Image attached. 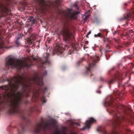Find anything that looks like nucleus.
Returning <instances> with one entry per match:
<instances>
[{
    "instance_id": "nucleus-31",
    "label": "nucleus",
    "mask_w": 134,
    "mask_h": 134,
    "mask_svg": "<svg viewBox=\"0 0 134 134\" xmlns=\"http://www.w3.org/2000/svg\"><path fill=\"white\" fill-rule=\"evenodd\" d=\"M32 59H33V60H34V61H37V58H34V57H33L32 58Z\"/></svg>"
},
{
    "instance_id": "nucleus-42",
    "label": "nucleus",
    "mask_w": 134,
    "mask_h": 134,
    "mask_svg": "<svg viewBox=\"0 0 134 134\" xmlns=\"http://www.w3.org/2000/svg\"><path fill=\"white\" fill-rule=\"evenodd\" d=\"M130 1H129L128 2V4H130Z\"/></svg>"
},
{
    "instance_id": "nucleus-35",
    "label": "nucleus",
    "mask_w": 134,
    "mask_h": 134,
    "mask_svg": "<svg viewBox=\"0 0 134 134\" xmlns=\"http://www.w3.org/2000/svg\"><path fill=\"white\" fill-rule=\"evenodd\" d=\"M121 47L120 46H119L118 47H117V48L118 49H120V48Z\"/></svg>"
},
{
    "instance_id": "nucleus-2",
    "label": "nucleus",
    "mask_w": 134,
    "mask_h": 134,
    "mask_svg": "<svg viewBox=\"0 0 134 134\" xmlns=\"http://www.w3.org/2000/svg\"><path fill=\"white\" fill-rule=\"evenodd\" d=\"M113 100H111L108 102V104L109 107L113 108V109H110L109 114L112 115L113 116V119L111 121L112 126L115 129L109 132H107L105 129L102 130L100 129L99 131L102 132L103 134H120L119 132L122 130L123 132H130L131 131L129 129L127 128V126H124L122 123V119L132 125L133 124V122L132 119H129L124 117H120V113L117 109L118 106L115 105Z\"/></svg>"
},
{
    "instance_id": "nucleus-45",
    "label": "nucleus",
    "mask_w": 134,
    "mask_h": 134,
    "mask_svg": "<svg viewBox=\"0 0 134 134\" xmlns=\"http://www.w3.org/2000/svg\"><path fill=\"white\" fill-rule=\"evenodd\" d=\"M120 27V26H119V27Z\"/></svg>"
},
{
    "instance_id": "nucleus-12",
    "label": "nucleus",
    "mask_w": 134,
    "mask_h": 134,
    "mask_svg": "<svg viewBox=\"0 0 134 134\" xmlns=\"http://www.w3.org/2000/svg\"><path fill=\"white\" fill-rule=\"evenodd\" d=\"M4 48H6V47L4 43L3 37L0 36V49Z\"/></svg>"
},
{
    "instance_id": "nucleus-27",
    "label": "nucleus",
    "mask_w": 134,
    "mask_h": 134,
    "mask_svg": "<svg viewBox=\"0 0 134 134\" xmlns=\"http://www.w3.org/2000/svg\"><path fill=\"white\" fill-rule=\"evenodd\" d=\"M91 33V31H90L87 34V35H86V37H88V36Z\"/></svg>"
},
{
    "instance_id": "nucleus-41",
    "label": "nucleus",
    "mask_w": 134,
    "mask_h": 134,
    "mask_svg": "<svg viewBox=\"0 0 134 134\" xmlns=\"http://www.w3.org/2000/svg\"><path fill=\"white\" fill-rule=\"evenodd\" d=\"M133 54H134V47H133Z\"/></svg>"
},
{
    "instance_id": "nucleus-5",
    "label": "nucleus",
    "mask_w": 134,
    "mask_h": 134,
    "mask_svg": "<svg viewBox=\"0 0 134 134\" xmlns=\"http://www.w3.org/2000/svg\"><path fill=\"white\" fill-rule=\"evenodd\" d=\"M99 60L98 56H91L88 58L87 63L88 64V67H86V74H92V71L94 67L96 64Z\"/></svg>"
},
{
    "instance_id": "nucleus-24",
    "label": "nucleus",
    "mask_w": 134,
    "mask_h": 134,
    "mask_svg": "<svg viewBox=\"0 0 134 134\" xmlns=\"http://www.w3.org/2000/svg\"><path fill=\"white\" fill-rule=\"evenodd\" d=\"M115 80H111L108 81V83L109 84H111Z\"/></svg>"
},
{
    "instance_id": "nucleus-20",
    "label": "nucleus",
    "mask_w": 134,
    "mask_h": 134,
    "mask_svg": "<svg viewBox=\"0 0 134 134\" xmlns=\"http://www.w3.org/2000/svg\"><path fill=\"white\" fill-rule=\"evenodd\" d=\"M74 50V49L72 48L71 49H70L69 53V54H71L73 52Z\"/></svg>"
},
{
    "instance_id": "nucleus-28",
    "label": "nucleus",
    "mask_w": 134,
    "mask_h": 134,
    "mask_svg": "<svg viewBox=\"0 0 134 134\" xmlns=\"http://www.w3.org/2000/svg\"><path fill=\"white\" fill-rule=\"evenodd\" d=\"M110 48V46L108 44H107L106 46V48L109 49V48Z\"/></svg>"
},
{
    "instance_id": "nucleus-37",
    "label": "nucleus",
    "mask_w": 134,
    "mask_h": 134,
    "mask_svg": "<svg viewBox=\"0 0 134 134\" xmlns=\"http://www.w3.org/2000/svg\"><path fill=\"white\" fill-rule=\"evenodd\" d=\"M96 92H97V93H101L100 91H99V92H98V91H96Z\"/></svg>"
},
{
    "instance_id": "nucleus-38",
    "label": "nucleus",
    "mask_w": 134,
    "mask_h": 134,
    "mask_svg": "<svg viewBox=\"0 0 134 134\" xmlns=\"http://www.w3.org/2000/svg\"><path fill=\"white\" fill-rule=\"evenodd\" d=\"M88 43V41H87L86 42V44H87Z\"/></svg>"
},
{
    "instance_id": "nucleus-8",
    "label": "nucleus",
    "mask_w": 134,
    "mask_h": 134,
    "mask_svg": "<svg viewBox=\"0 0 134 134\" xmlns=\"http://www.w3.org/2000/svg\"><path fill=\"white\" fill-rule=\"evenodd\" d=\"M96 120L93 118L91 117L89 118V120H87L85 122V126L82 129V130H85L86 128H90V125L95 122Z\"/></svg>"
},
{
    "instance_id": "nucleus-43",
    "label": "nucleus",
    "mask_w": 134,
    "mask_h": 134,
    "mask_svg": "<svg viewBox=\"0 0 134 134\" xmlns=\"http://www.w3.org/2000/svg\"><path fill=\"white\" fill-rule=\"evenodd\" d=\"M50 3L51 4H52V3L51 2H50Z\"/></svg>"
},
{
    "instance_id": "nucleus-13",
    "label": "nucleus",
    "mask_w": 134,
    "mask_h": 134,
    "mask_svg": "<svg viewBox=\"0 0 134 134\" xmlns=\"http://www.w3.org/2000/svg\"><path fill=\"white\" fill-rule=\"evenodd\" d=\"M35 39V35H31L30 38L28 39L27 42L29 44H32L33 41Z\"/></svg>"
},
{
    "instance_id": "nucleus-34",
    "label": "nucleus",
    "mask_w": 134,
    "mask_h": 134,
    "mask_svg": "<svg viewBox=\"0 0 134 134\" xmlns=\"http://www.w3.org/2000/svg\"><path fill=\"white\" fill-rule=\"evenodd\" d=\"M128 23H127V22L124 25V26H128Z\"/></svg>"
},
{
    "instance_id": "nucleus-32",
    "label": "nucleus",
    "mask_w": 134,
    "mask_h": 134,
    "mask_svg": "<svg viewBox=\"0 0 134 134\" xmlns=\"http://www.w3.org/2000/svg\"><path fill=\"white\" fill-rule=\"evenodd\" d=\"M29 102V101H28V100H26L25 102V103L26 104H27V103H28Z\"/></svg>"
},
{
    "instance_id": "nucleus-21",
    "label": "nucleus",
    "mask_w": 134,
    "mask_h": 134,
    "mask_svg": "<svg viewBox=\"0 0 134 134\" xmlns=\"http://www.w3.org/2000/svg\"><path fill=\"white\" fill-rule=\"evenodd\" d=\"M115 80H122L121 77L120 76L119 77V75H118V76H115Z\"/></svg>"
},
{
    "instance_id": "nucleus-39",
    "label": "nucleus",
    "mask_w": 134,
    "mask_h": 134,
    "mask_svg": "<svg viewBox=\"0 0 134 134\" xmlns=\"http://www.w3.org/2000/svg\"><path fill=\"white\" fill-rule=\"evenodd\" d=\"M122 35L123 36H126V35H125L124 34H123Z\"/></svg>"
},
{
    "instance_id": "nucleus-7",
    "label": "nucleus",
    "mask_w": 134,
    "mask_h": 134,
    "mask_svg": "<svg viewBox=\"0 0 134 134\" xmlns=\"http://www.w3.org/2000/svg\"><path fill=\"white\" fill-rule=\"evenodd\" d=\"M79 12H75L71 9L68 10L67 15L69 18L71 19H76L77 14H79Z\"/></svg>"
},
{
    "instance_id": "nucleus-18",
    "label": "nucleus",
    "mask_w": 134,
    "mask_h": 134,
    "mask_svg": "<svg viewBox=\"0 0 134 134\" xmlns=\"http://www.w3.org/2000/svg\"><path fill=\"white\" fill-rule=\"evenodd\" d=\"M41 101L42 103H45L46 102V100L45 99V97L44 96H42L41 98Z\"/></svg>"
},
{
    "instance_id": "nucleus-15",
    "label": "nucleus",
    "mask_w": 134,
    "mask_h": 134,
    "mask_svg": "<svg viewBox=\"0 0 134 134\" xmlns=\"http://www.w3.org/2000/svg\"><path fill=\"white\" fill-rule=\"evenodd\" d=\"M20 39V37H18L17 38V39L15 41V43L16 45L18 46H19L21 45V44L20 43V41H19V40Z\"/></svg>"
},
{
    "instance_id": "nucleus-23",
    "label": "nucleus",
    "mask_w": 134,
    "mask_h": 134,
    "mask_svg": "<svg viewBox=\"0 0 134 134\" xmlns=\"http://www.w3.org/2000/svg\"><path fill=\"white\" fill-rule=\"evenodd\" d=\"M34 108H31L29 110V112L32 113L34 111Z\"/></svg>"
},
{
    "instance_id": "nucleus-25",
    "label": "nucleus",
    "mask_w": 134,
    "mask_h": 134,
    "mask_svg": "<svg viewBox=\"0 0 134 134\" xmlns=\"http://www.w3.org/2000/svg\"><path fill=\"white\" fill-rule=\"evenodd\" d=\"M74 6L75 7L76 9L77 10H78L79 8H78V6L77 4L76 3H75L74 4Z\"/></svg>"
},
{
    "instance_id": "nucleus-3",
    "label": "nucleus",
    "mask_w": 134,
    "mask_h": 134,
    "mask_svg": "<svg viewBox=\"0 0 134 134\" xmlns=\"http://www.w3.org/2000/svg\"><path fill=\"white\" fill-rule=\"evenodd\" d=\"M32 65L29 58H25L22 60H19L9 58L6 61L5 70H8L10 66L12 68H16L19 70L23 69L24 67H29Z\"/></svg>"
},
{
    "instance_id": "nucleus-14",
    "label": "nucleus",
    "mask_w": 134,
    "mask_h": 134,
    "mask_svg": "<svg viewBox=\"0 0 134 134\" xmlns=\"http://www.w3.org/2000/svg\"><path fill=\"white\" fill-rule=\"evenodd\" d=\"M94 36L95 37H99L103 38L104 39V42H105V36L103 34H101L100 33H99L97 35L95 34L94 35Z\"/></svg>"
},
{
    "instance_id": "nucleus-4",
    "label": "nucleus",
    "mask_w": 134,
    "mask_h": 134,
    "mask_svg": "<svg viewBox=\"0 0 134 134\" xmlns=\"http://www.w3.org/2000/svg\"><path fill=\"white\" fill-rule=\"evenodd\" d=\"M60 32L63 35L64 41L66 44L65 45V49H68L71 44L72 34L68 27L65 26L60 30Z\"/></svg>"
},
{
    "instance_id": "nucleus-36",
    "label": "nucleus",
    "mask_w": 134,
    "mask_h": 134,
    "mask_svg": "<svg viewBox=\"0 0 134 134\" xmlns=\"http://www.w3.org/2000/svg\"><path fill=\"white\" fill-rule=\"evenodd\" d=\"M88 16H86L85 17V20H86L87 19V18L88 17Z\"/></svg>"
},
{
    "instance_id": "nucleus-26",
    "label": "nucleus",
    "mask_w": 134,
    "mask_h": 134,
    "mask_svg": "<svg viewBox=\"0 0 134 134\" xmlns=\"http://www.w3.org/2000/svg\"><path fill=\"white\" fill-rule=\"evenodd\" d=\"M109 50H108V49H106L104 50V51L105 53H107L109 52Z\"/></svg>"
},
{
    "instance_id": "nucleus-33",
    "label": "nucleus",
    "mask_w": 134,
    "mask_h": 134,
    "mask_svg": "<svg viewBox=\"0 0 134 134\" xmlns=\"http://www.w3.org/2000/svg\"><path fill=\"white\" fill-rule=\"evenodd\" d=\"M70 134H77V133L76 132H71Z\"/></svg>"
},
{
    "instance_id": "nucleus-46",
    "label": "nucleus",
    "mask_w": 134,
    "mask_h": 134,
    "mask_svg": "<svg viewBox=\"0 0 134 134\" xmlns=\"http://www.w3.org/2000/svg\"><path fill=\"white\" fill-rule=\"evenodd\" d=\"M19 134H20V133H19Z\"/></svg>"
},
{
    "instance_id": "nucleus-30",
    "label": "nucleus",
    "mask_w": 134,
    "mask_h": 134,
    "mask_svg": "<svg viewBox=\"0 0 134 134\" xmlns=\"http://www.w3.org/2000/svg\"><path fill=\"white\" fill-rule=\"evenodd\" d=\"M119 34V32L118 31H115L113 33L114 35H115V34Z\"/></svg>"
},
{
    "instance_id": "nucleus-1",
    "label": "nucleus",
    "mask_w": 134,
    "mask_h": 134,
    "mask_svg": "<svg viewBox=\"0 0 134 134\" xmlns=\"http://www.w3.org/2000/svg\"><path fill=\"white\" fill-rule=\"evenodd\" d=\"M47 75V71H45L41 76L36 75L32 78H28L24 77L23 75L20 76L18 74L11 77L8 80V84L3 87L5 92L3 93V97L4 100L8 101L11 99L10 109L8 113L10 114L18 113L20 114L22 118L24 120L26 119L25 116V112L20 111L19 109L23 103L22 98L24 96L27 97L29 96V93L32 92V98H35L36 101L39 97L40 91L35 89L32 90L33 83H36L38 85H43V77ZM47 88L45 87L42 90L44 92L47 91Z\"/></svg>"
},
{
    "instance_id": "nucleus-16",
    "label": "nucleus",
    "mask_w": 134,
    "mask_h": 134,
    "mask_svg": "<svg viewBox=\"0 0 134 134\" xmlns=\"http://www.w3.org/2000/svg\"><path fill=\"white\" fill-rule=\"evenodd\" d=\"M45 128L46 129L48 128H51V124L48 122H47L45 123Z\"/></svg>"
},
{
    "instance_id": "nucleus-40",
    "label": "nucleus",
    "mask_w": 134,
    "mask_h": 134,
    "mask_svg": "<svg viewBox=\"0 0 134 134\" xmlns=\"http://www.w3.org/2000/svg\"><path fill=\"white\" fill-rule=\"evenodd\" d=\"M102 87V86H101L99 87V88L100 89Z\"/></svg>"
},
{
    "instance_id": "nucleus-10",
    "label": "nucleus",
    "mask_w": 134,
    "mask_h": 134,
    "mask_svg": "<svg viewBox=\"0 0 134 134\" xmlns=\"http://www.w3.org/2000/svg\"><path fill=\"white\" fill-rule=\"evenodd\" d=\"M131 16V14L130 13H128L126 15H123L122 16L119 18L118 19V21L119 22H121L124 21L125 20H128L129 18H130Z\"/></svg>"
},
{
    "instance_id": "nucleus-6",
    "label": "nucleus",
    "mask_w": 134,
    "mask_h": 134,
    "mask_svg": "<svg viewBox=\"0 0 134 134\" xmlns=\"http://www.w3.org/2000/svg\"><path fill=\"white\" fill-rule=\"evenodd\" d=\"M64 50V48L62 47L61 45L59 44L57 45L53 50L52 55H53L55 54L59 55L62 54Z\"/></svg>"
},
{
    "instance_id": "nucleus-44",
    "label": "nucleus",
    "mask_w": 134,
    "mask_h": 134,
    "mask_svg": "<svg viewBox=\"0 0 134 134\" xmlns=\"http://www.w3.org/2000/svg\"><path fill=\"white\" fill-rule=\"evenodd\" d=\"M102 80H103V78H102Z\"/></svg>"
},
{
    "instance_id": "nucleus-9",
    "label": "nucleus",
    "mask_w": 134,
    "mask_h": 134,
    "mask_svg": "<svg viewBox=\"0 0 134 134\" xmlns=\"http://www.w3.org/2000/svg\"><path fill=\"white\" fill-rule=\"evenodd\" d=\"M43 123V121L42 120L41 122L38 123L35 125L34 127V130L35 133H39L40 132Z\"/></svg>"
},
{
    "instance_id": "nucleus-11",
    "label": "nucleus",
    "mask_w": 134,
    "mask_h": 134,
    "mask_svg": "<svg viewBox=\"0 0 134 134\" xmlns=\"http://www.w3.org/2000/svg\"><path fill=\"white\" fill-rule=\"evenodd\" d=\"M46 56L44 58L45 60L44 61H41L40 62L42 65H44L46 63H50V62L48 59L50 54L48 53H46Z\"/></svg>"
},
{
    "instance_id": "nucleus-17",
    "label": "nucleus",
    "mask_w": 134,
    "mask_h": 134,
    "mask_svg": "<svg viewBox=\"0 0 134 134\" xmlns=\"http://www.w3.org/2000/svg\"><path fill=\"white\" fill-rule=\"evenodd\" d=\"M85 60L84 58H82L80 60H79L77 62V66H79L80 64H81L82 63V61Z\"/></svg>"
},
{
    "instance_id": "nucleus-19",
    "label": "nucleus",
    "mask_w": 134,
    "mask_h": 134,
    "mask_svg": "<svg viewBox=\"0 0 134 134\" xmlns=\"http://www.w3.org/2000/svg\"><path fill=\"white\" fill-rule=\"evenodd\" d=\"M60 0H55V4L57 5H59L60 4Z\"/></svg>"
},
{
    "instance_id": "nucleus-29",
    "label": "nucleus",
    "mask_w": 134,
    "mask_h": 134,
    "mask_svg": "<svg viewBox=\"0 0 134 134\" xmlns=\"http://www.w3.org/2000/svg\"><path fill=\"white\" fill-rule=\"evenodd\" d=\"M128 5V3H123V5L124 7H125L127 6Z\"/></svg>"
},
{
    "instance_id": "nucleus-22",
    "label": "nucleus",
    "mask_w": 134,
    "mask_h": 134,
    "mask_svg": "<svg viewBox=\"0 0 134 134\" xmlns=\"http://www.w3.org/2000/svg\"><path fill=\"white\" fill-rule=\"evenodd\" d=\"M128 46V44L127 43H124L121 46L123 47H127Z\"/></svg>"
}]
</instances>
